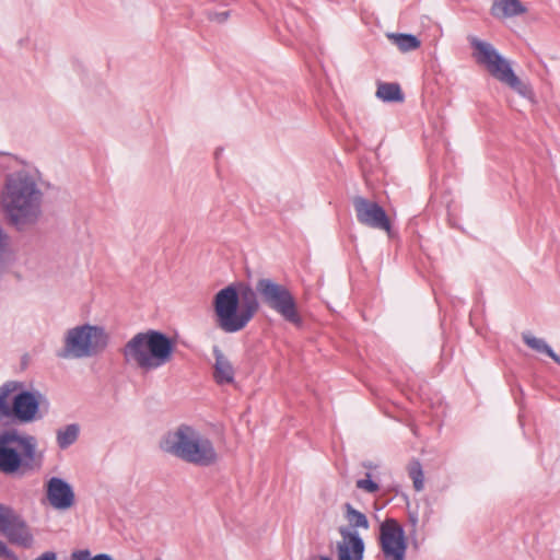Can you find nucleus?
Segmentation results:
<instances>
[{"label": "nucleus", "mask_w": 560, "mask_h": 560, "mask_svg": "<svg viewBox=\"0 0 560 560\" xmlns=\"http://www.w3.org/2000/svg\"><path fill=\"white\" fill-rule=\"evenodd\" d=\"M355 486H357V488H359L365 492H369V493H375L376 491H378V488H380L378 485L371 479L370 474H366L365 479H359L357 481Z\"/></svg>", "instance_id": "cd10ccee"}, {"label": "nucleus", "mask_w": 560, "mask_h": 560, "mask_svg": "<svg viewBox=\"0 0 560 560\" xmlns=\"http://www.w3.org/2000/svg\"><path fill=\"white\" fill-rule=\"evenodd\" d=\"M214 380L218 384H230L234 381V369L228 358L219 350L214 349Z\"/></svg>", "instance_id": "dca6fc26"}, {"label": "nucleus", "mask_w": 560, "mask_h": 560, "mask_svg": "<svg viewBox=\"0 0 560 560\" xmlns=\"http://www.w3.org/2000/svg\"><path fill=\"white\" fill-rule=\"evenodd\" d=\"M345 517L350 529L354 530V528H362L366 530L370 528V523L365 514L358 511L349 503L345 505Z\"/></svg>", "instance_id": "5701e85b"}, {"label": "nucleus", "mask_w": 560, "mask_h": 560, "mask_svg": "<svg viewBox=\"0 0 560 560\" xmlns=\"http://www.w3.org/2000/svg\"><path fill=\"white\" fill-rule=\"evenodd\" d=\"M71 560H78V559H75V558L73 557V553L71 555Z\"/></svg>", "instance_id": "72a5a7b5"}, {"label": "nucleus", "mask_w": 560, "mask_h": 560, "mask_svg": "<svg viewBox=\"0 0 560 560\" xmlns=\"http://www.w3.org/2000/svg\"><path fill=\"white\" fill-rule=\"evenodd\" d=\"M21 387L18 382H8L0 387V421L12 418L10 396Z\"/></svg>", "instance_id": "f3484780"}, {"label": "nucleus", "mask_w": 560, "mask_h": 560, "mask_svg": "<svg viewBox=\"0 0 560 560\" xmlns=\"http://www.w3.org/2000/svg\"><path fill=\"white\" fill-rule=\"evenodd\" d=\"M487 71L494 79L513 89L520 95L524 97L530 96L532 91L529 86L520 80L514 73L511 62L502 55L487 68Z\"/></svg>", "instance_id": "9b49d317"}, {"label": "nucleus", "mask_w": 560, "mask_h": 560, "mask_svg": "<svg viewBox=\"0 0 560 560\" xmlns=\"http://www.w3.org/2000/svg\"><path fill=\"white\" fill-rule=\"evenodd\" d=\"M409 477L412 480L416 491H422L424 488V477L419 462H413L409 466Z\"/></svg>", "instance_id": "393cba45"}, {"label": "nucleus", "mask_w": 560, "mask_h": 560, "mask_svg": "<svg viewBox=\"0 0 560 560\" xmlns=\"http://www.w3.org/2000/svg\"><path fill=\"white\" fill-rule=\"evenodd\" d=\"M10 245L9 235L0 228V273L4 267V259Z\"/></svg>", "instance_id": "bb28decb"}, {"label": "nucleus", "mask_w": 560, "mask_h": 560, "mask_svg": "<svg viewBox=\"0 0 560 560\" xmlns=\"http://www.w3.org/2000/svg\"><path fill=\"white\" fill-rule=\"evenodd\" d=\"M261 301L271 310L280 314L285 320L301 324L296 302L290 290L269 278H261L256 283V292Z\"/></svg>", "instance_id": "0eeeda50"}, {"label": "nucleus", "mask_w": 560, "mask_h": 560, "mask_svg": "<svg viewBox=\"0 0 560 560\" xmlns=\"http://www.w3.org/2000/svg\"><path fill=\"white\" fill-rule=\"evenodd\" d=\"M470 46L472 47V57L476 62L486 69L493 63L499 57L500 52L488 42L481 40L474 35L467 37Z\"/></svg>", "instance_id": "4468645a"}, {"label": "nucleus", "mask_w": 560, "mask_h": 560, "mask_svg": "<svg viewBox=\"0 0 560 560\" xmlns=\"http://www.w3.org/2000/svg\"><path fill=\"white\" fill-rule=\"evenodd\" d=\"M20 520L10 509L0 505V533L5 534Z\"/></svg>", "instance_id": "b1692460"}, {"label": "nucleus", "mask_w": 560, "mask_h": 560, "mask_svg": "<svg viewBox=\"0 0 560 560\" xmlns=\"http://www.w3.org/2000/svg\"><path fill=\"white\" fill-rule=\"evenodd\" d=\"M376 97L388 103L404 101V94L397 83H378Z\"/></svg>", "instance_id": "aec40b11"}, {"label": "nucleus", "mask_w": 560, "mask_h": 560, "mask_svg": "<svg viewBox=\"0 0 560 560\" xmlns=\"http://www.w3.org/2000/svg\"><path fill=\"white\" fill-rule=\"evenodd\" d=\"M43 395L39 392L23 390L12 398V418L22 423L40 419L39 406Z\"/></svg>", "instance_id": "9d476101"}, {"label": "nucleus", "mask_w": 560, "mask_h": 560, "mask_svg": "<svg viewBox=\"0 0 560 560\" xmlns=\"http://www.w3.org/2000/svg\"><path fill=\"white\" fill-rule=\"evenodd\" d=\"M36 447L37 441L33 435L13 429L0 432V471L13 474L23 464L38 466L39 456Z\"/></svg>", "instance_id": "423d86ee"}, {"label": "nucleus", "mask_w": 560, "mask_h": 560, "mask_svg": "<svg viewBox=\"0 0 560 560\" xmlns=\"http://www.w3.org/2000/svg\"><path fill=\"white\" fill-rule=\"evenodd\" d=\"M80 434V425L71 423L57 430L56 441L57 445L61 450L68 448L70 445L75 443Z\"/></svg>", "instance_id": "6ab92c4d"}, {"label": "nucleus", "mask_w": 560, "mask_h": 560, "mask_svg": "<svg viewBox=\"0 0 560 560\" xmlns=\"http://www.w3.org/2000/svg\"><path fill=\"white\" fill-rule=\"evenodd\" d=\"M12 542L23 547H31L33 537L28 532L26 525L21 520H18L13 526L4 534Z\"/></svg>", "instance_id": "a211bd4d"}, {"label": "nucleus", "mask_w": 560, "mask_h": 560, "mask_svg": "<svg viewBox=\"0 0 560 560\" xmlns=\"http://www.w3.org/2000/svg\"><path fill=\"white\" fill-rule=\"evenodd\" d=\"M352 205L359 223L390 234V220L377 202L355 196Z\"/></svg>", "instance_id": "1a4fd4ad"}, {"label": "nucleus", "mask_w": 560, "mask_h": 560, "mask_svg": "<svg viewBox=\"0 0 560 560\" xmlns=\"http://www.w3.org/2000/svg\"><path fill=\"white\" fill-rule=\"evenodd\" d=\"M339 534L341 539L336 545L338 560H363L365 545L359 533L342 526Z\"/></svg>", "instance_id": "ddd939ff"}, {"label": "nucleus", "mask_w": 560, "mask_h": 560, "mask_svg": "<svg viewBox=\"0 0 560 560\" xmlns=\"http://www.w3.org/2000/svg\"><path fill=\"white\" fill-rule=\"evenodd\" d=\"M526 11V7L520 0H493L491 7V14L498 19L522 15Z\"/></svg>", "instance_id": "2eb2a0df"}, {"label": "nucleus", "mask_w": 560, "mask_h": 560, "mask_svg": "<svg viewBox=\"0 0 560 560\" xmlns=\"http://www.w3.org/2000/svg\"><path fill=\"white\" fill-rule=\"evenodd\" d=\"M45 491L50 506L55 510L66 511L74 505V491L70 483L61 478H50L46 482Z\"/></svg>", "instance_id": "f8f14e48"}, {"label": "nucleus", "mask_w": 560, "mask_h": 560, "mask_svg": "<svg viewBox=\"0 0 560 560\" xmlns=\"http://www.w3.org/2000/svg\"><path fill=\"white\" fill-rule=\"evenodd\" d=\"M523 341L533 350L541 353H546L556 363L560 364V357L553 352V350L548 346V343L541 339L537 338L528 332L522 335Z\"/></svg>", "instance_id": "4be33fe9"}, {"label": "nucleus", "mask_w": 560, "mask_h": 560, "mask_svg": "<svg viewBox=\"0 0 560 560\" xmlns=\"http://www.w3.org/2000/svg\"><path fill=\"white\" fill-rule=\"evenodd\" d=\"M319 560H331V559L328 558V557L323 556V557L319 558Z\"/></svg>", "instance_id": "473e14b6"}, {"label": "nucleus", "mask_w": 560, "mask_h": 560, "mask_svg": "<svg viewBox=\"0 0 560 560\" xmlns=\"http://www.w3.org/2000/svg\"><path fill=\"white\" fill-rule=\"evenodd\" d=\"M160 448L187 464L210 467L219 462L213 441L206 433L188 424L168 431L160 441Z\"/></svg>", "instance_id": "f03ea898"}, {"label": "nucleus", "mask_w": 560, "mask_h": 560, "mask_svg": "<svg viewBox=\"0 0 560 560\" xmlns=\"http://www.w3.org/2000/svg\"><path fill=\"white\" fill-rule=\"evenodd\" d=\"M259 308L256 293L246 287L241 293L230 284L213 298V311L217 326L224 332L234 334L243 330Z\"/></svg>", "instance_id": "20e7f679"}, {"label": "nucleus", "mask_w": 560, "mask_h": 560, "mask_svg": "<svg viewBox=\"0 0 560 560\" xmlns=\"http://www.w3.org/2000/svg\"><path fill=\"white\" fill-rule=\"evenodd\" d=\"M35 560H57V556L52 551H47V552H44L38 558H36Z\"/></svg>", "instance_id": "7c9ffc66"}, {"label": "nucleus", "mask_w": 560, "mask_h": 560, "mask_svg": "<svg viewBox=\"0 0 560 560\" xmlns=\"http://www.w3.org/2000/svg\"><path fill=\"white\" fill-rule=\"evenodd\" d=\"M219 16H220V21H224L228 18V13L226 12L220 13Z\"/></svg>", "instance_id": "2f4dec72"}, {"label": "nucleus", "mask_w": 560, "mask_h": 560, "mask_svg": "<svg viewBox=\"0 0 560 560\" xmlns=\"http://www.w3.org/2000/svg\"><path fill=\"white\" fill-rule=\"evenodd\" d=\"M380 560H407L408 537L395 518H385L378 526Z\"/></svg>", "instance_id": "6e6552de"}, {"label": "nucleus", "mask_w": 560, "mask_h": 560, "mask_svg": "<svg viewBox=\"0 0 560 560\" xmlns=\"http://www.w3.org/2000/svg\"><path fill=\"white\" fill-rule=\"evenodd\" d=\"M408 518H409L410 525L412 527V530L416 532L417 525L419 523L418 513L416 511H409Z\"/></svg>", "instance_id": "c85d7f7f"}, {"label": "nucleus", "mask_w": 560, "mask_h": 560, "mask_svg": "<svg viewBox=\"0 0 560 560\" xmlns=\"http://www.w3.org/2000/svg\"><path fill=\"white\" fill-rule=\"evenodd\" d=\"M108 345V334L97 325L82 324L69 328L62 337L57 357L65 360L93 358Z\"/></svg>", "instance_id": "39448f33"}, {"label": "nucleus", "mask_w": 560, "mask_h": 560, "mask_svg": "<svg viewBox=\"0 0 560 560\" xmlns=\"http://www.w3.org/2000/svg\"><path fill=\"white\" fill-rule=\"evenodd\" d=\"M73 557L78 560H114L108 553L91 555L89 549H79L73 551Z\"/></svg>", "instance_id": "a878e982"}, {"label": "nucleus", "mask_w": 560, "mask_h": 560, "mask_svg": "<svg viewBox=\"0 0 560 560\" xmlns=\"http://www.w3.org/2000/svg\"><path fill=\"white\" fill-rule=\"evenodd\" d=\"M387 38L404 52L416 50L421 44L420 40L411 34L388 33Z\"/></svg>", "instance_id": "412c9836"}, {"label": "nucleus", "mask_w": 560, "mask_h": 560, "mask_svg": "<svg viewBox=\"0 0 560 560\" xmlns=\"http://www.w3.org/2000/svg\"><path fill=\"white\" fill-rule=\"evenodd\" d=\"M43 194L36 179L25 171L5 177L1 195V208L11 224L24 230L37 223L42 215Z\"/></svg>", "instance_id": "f257e3e1"}, {"label": "nucleus", "mask_w": 560, "mask_h": 560, "mask_svg": "<svg viewBox=\"0 0 560 560\" xmlns=\"http://www.w3.org/2000/svg\"><path fill=\"white\" fill-rule=\"evenodd\" d=\"M175 341L159 330L136 334L124 346L125 362L143 373L155 371L173 359Z\"/></svg>", "instance_id": "7ed1b4c3"}, {"label": "nucleus", "mask_w": 560, "mask_h": 560, "mask_svg": "<svg viewBox=\"0 0 560 560\" xmlns=\"http://www.w3.org/2000/svg\"><path fill=\"white\" fill-rule=\"evenodd\" d=\"M0 556L4 558H11L13 556L12 552L5 546V544L2 541H0Z\"/></svg>", "instance_id": "c756f323"}]
</instances>
